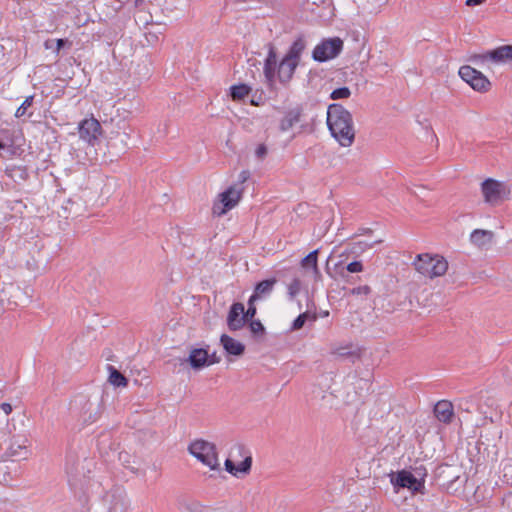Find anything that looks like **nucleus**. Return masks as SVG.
<instances>
[{"label":"nucleus","instance_id":"nucleus-30","mask_svg":"<svg viewBox=\"0 0 512 512\" xmlns=\"http://www.w3.org/2000/svg\"><path fill=\"white\" fill-rule=\"evenodd\" d=\"M109 371V382L115 387H126L128 385V379L114 366L108 365Z\"/></svg>","mask_w":512,"mask_h":512},{"label":"nucleus","instance_id":"nucleus-22","mask_svg":"<svg viewBox=\"0 0 512 512\" xmlns=\"http://www.w3.org/2000/svg\"><path fill=\"white\" fill-rule=\"evenodd\" d=\"M434 257L429 254L417 255L413 265L415 269L424 276L430 277L431 266L433 265Z\"/></svg>","mask_w":512,"mask_h":512},{"label":"nucleus","instance_id":"nucleus-52","mask_svg":"<svg viewBox=\"0 0 512 512\" xmlns=\"http://www.w3.org/2000/svg\"><path fill=\"white\" fill-rule=\"evenodd\" d=\"M4 146H5V145H4V144H3V142L0 140V149H1V148H4Z\"/></svg>","mask_w":512,"mask_h":512},{"label":"nucleus","instance_id":"nucleus-20","mask_svg":"<svg viewBox=\"0 0 512 512\" xmlns=\"http://www.w3.org/2000/svg\"><path fill=\"white\" fill-rule=\"evenodd\" d=\"M318 254V249L313 250L301 260V267L307 272H311L315 281H319L322 278L318 268Z\"/></svg>","mask_w":512,"mask_h":512},{"label":"nucleus","instance_id":"nucleus-26","mask_svg":"<svg viewBox=\"0 0 512 512\" xmlns=\"http://www.w3.org/2000/svg\"><path fill=\"white\" fill-rule=\"evenodd\" d=\"M179 505L185 512H224L221 509L204 506L196 500H182Z\"/></svg>","mask_w":512,"mask_h":512},{"label":"nucleus","instance_id":"nucleus-28","mask_svg":"<svg viewBox=\"0 0 512 512\" xmlns=\"http://www.w3.org/2000/svg\"><path fill=\"white\" fill-rule=\"evenodd\" d=\"M5 172L14 182L26 181L29 178V173L25 166L11 165L6 168Z\"/></svg>","mask_w":512,"mask_h":512},{"label":"nucleus","instance_id":"nucleus-40","mask_svg":"<svg viewBox=\"0 0 512 512\" xmlns=\"http://www.w3.org/2000/svg\"><path fill=\"white\" fill-rule=\"evenodd\" d=\"M301 290V281L299 278H294L288 285V295L293 299Z\"/></svg>","mask_w":512,"mask_h":512},{"label":"nucleus","instance_id":"nucleus-19","mask_svg":"<svg viewBox=\"0 0 512 512\" xmlns=\"http://www.w3.org/2000/svg\"><path fill=\"white\" fill-rule=\"evenodd\" d=\"M435 417L445 424L451 423L454 417L453 405L447 400L438 401L433 409Z\"/></svg>","mask_w":512,"mask_h":512},{"label":"nucleus","instance_id":"nucleus-24","mask_svg":"<svg viewBox=\"0 0 512 512\" xmlns=\"http://www.w3.org/2000/svg\"><path fill=\"white\" fill-rule=\"evenodd\" d=\"M277 280L275 278L265 279L259 281L254 288L253 294L250 296L252 301H256L263 295H268L272 292Z\"/></svg>","mask_w":512,"mask_h":512},{"label":"nucleus","instance_id":"nucleus-47","mask_svg":"<svg viewBox=\"0 0 512 512\" xmlns=\"http://www.w3.org/2000/svg\"><path fill=\"white\" fill-rule=\"evenodd\" d=\"M0 410H2L5 415H9L12 412V406L11 404L4 402L0 404Z\"/></svg>","mask_w":512,"mask_h":512},{"label":"nucleus","instance_id":"nucleus-3","mask_svg":"<svg viewBox=\"0 0 512 512\" xmlns=\"http://www.w3.org/2000/svg\"><path fill=\"white\" fill-rule=\"evenodd\" d=\"M102 397V395H77L72 402V409L78 411L84 423H92L96 421L102 413Z\"/></svg>","mask_w":512,"mask_h":512},{"label":"nucleus","instance_id":"nucleus-15","mask_svg":"<svg viewBox=\"0 0 512 512\" xmlns=\"http://www.w3.org/2000/svg\"><path fill=\"white\" fill-rule=\"evenodd\" d=\"M364 269L363 263L361 261H352L348 263L346 266L343 265V262L340 261L335 265V270L338 275L347 283H354V277L350 276V273H359Z\"/></svg>","mask_w":512,"mask_h":512},{"label":"nucleus","instance_id":"nucleus-42","mask_svg":"<svg viewBox=\"0 0 512 512\" xmlns=\"http://www.w3.org/2000/svg\"><path fill=\"white\" fill-rule=\"evenodd\" d=\"M16 293L19 294V301H15L17 306H25L31 302L30 296L27 291H21L20 287H16Z\"/></svg>","mask_w":512,"mask_h":512},{"label":"nucleus","instance_id":"nucleus-44","mask_svg":"<svg viewBox=\"0 0 512 512\" xmlns=\"http://www.w3.org/2000/svg\"><path fill=\"white\" fill-rule=\"evenodd\" d=\"M267 153H268V149L265 144L258 145V147L256 148V151H255V154H256L257 158H259V159H263L267 155Z\"/></svg>","mask_w":512,"mask_h":512},{"label":"nucleus","instance_id":"nucleus-10","mask_svg":"<svg viewBox=\"0 0 512 512\" xmlns=\"http://www.w3.org/2000/svg\"><path fill=\"white\" fill-rule=\"evenodd\" d=\"M242 188L236 189L235 186H230L220 194L219 203H214L213 213L219 216L231 210L240 200Z\"/></svg>","mask_w":512,"mask_h":512},{"label":"nucleus","instance_id":"nucleus-33","mask_svg":"<svg viewBox=\"0 0 512 512\" xmlns=\"http://www.w3.org/2000/svg\"><path fill=\"white\" fill-rule=\"evenodd\" d=\"M448 269V262L444 257L435 256L433 265L431 266V274L429 278H434L438 276H442Z\"/></svg>","mask_w":512,"mask_h":512},{"label":"nucleus","instance_id":"nucleus-51","mask_svg":"<svg viewBox=\"0 0 512 512\" xmlns=\"http://www.w3.org/2000/svg\"><path fill=\"white\" fill-rule=\"evenodd\" d=\"M361 231H362V233H370V232H372V230L369 229V228H363V229H361Z\"/></svg>","mask_w":512,"mask_h":512},{"label":"nucleus","instance_id":"nucleus-49","mask_svg":"<svg viewBox=\"0 0 512 512\" xmlns=\"http://www.w3.org/2000/svg\"><path fill=\"white\" fill-rule=\"evenodd\" d=\"M485 0H466V5L469 7H474L481 5Z\"/></svg>","mask_w":512,"mask_h":512},{"label":"nucleus","instance_id":"nucleus-5","mask_svg":"<svg viewBox=\"0 0 512 512\" xmlns=\"http://www.w3.org/2000/svg\"><path fill=\"white\" fill-rule=\"evenodd\" d=\"M512 185L498 181L494 178H486L481 183V192L484 201L492 206L499 204L503 199L509 198Z\"/></svg>","mask_w":512,"mask_h":512},{"label":"nucleus","instance_id":"nucleus-16","mask_svg":"<svg viewBox=\"0 0 512 512\" xmlns=\"http://www.w3.org/2000/svg\"><path fill=\"white\" fill-rule=\"evenodd\" d=\"M184 362H187L194 370H201L208 367L209 362L207 361V348H192L189 356L184 359Z\"/></svg>","mask_w":512,"mask_h":512},{"label":"nucleus","instance_id":"nucleus-1","mask_svg":"<svg viewBox=\"0 0 512 512\" xmlns=\"http://www.w3.org/2000/svg\"><path fill=\"white\" fill-rule=\"evenodd\" d=\"M305 48L306 40L300 35L290 45L282 59L278 61L276 47L272 43H268V54L264 60L263 74L270 91L275 90L276 81L285 88L289 86Z\"/></svg>","mask_w":512,"mask_h":512},{"label":"nucleus","instance_id":"nucleus-18","mask_svg":"<svg viewBox=\"0 0 512 512\" xmlns=\"http://www.w3.org/2000/svg\"><path fill=\"white\" fill-rule=\"evenodd\" d=\"M220 343L227 355L239 357L245 352V345L227 334L221 335Z\"/></svg>","mask_w":512,"mask_h":512},{"label":"nucleus","instance_id":"nucleus-50","mask_svg":"<svg viewBox=\"0 0 512 512\" xmlns=\"http://www.w3.org/2000/svg\"><path fill=\"white\" fill-rule=\"evenodd\" d=\"M236 448H237V450H238V452H239V454H240V455H243V454H244V452H245V447H244V445L239 444V445H237V446H236Z\"/></svg>","mask_w":512,"mask_h":512},{"label":"nucleus","instance_id":"nucleus-43","mask_svg":"<svg viewBox=\"0 0 512 512\" xmlns=\"http://www.w3.org/2000/svg\"><path fill=\"white\" fill-rule=\"evenodd\" d=\"M371 293V288L368 285H363L350 289L349 294L351 295H368Z\"/></svg>","mask_w":512,"mask_h":512},{"label":"nucleus","instance_id":"nucleus-8","mask_svg":"<svg viewBox=\"0 0 512 512\" xmlns=\"http://www.w3.org/2000/svg\"><path fill=\"white\" fill-rule=\"evenodd\" d=\"M343 40L339 37L323 39L312 51L314 61L323 63L336 58L343 50Z\"/></svg>","mask_w":512,"mask_h":512},{"label":"nucleus","instance_id":"nucleus-46","mask_svg":"<svg viewBox=\"0 0 512 512\" xmlns=\"http://www.w3.org/2000/svg\"><path fill=\"white\" fill-rule=\"evenodd\" d=\"M263 95V92H261L258 96H257V92L253 95L250 103L254 106H260L261 104L264 103V99L262 97Z\"/></svg>","mask_w":512,"mask_h":512},{"label":"nucleus","instance_id":"nucleus-13","mask_svg":"<svg viewBox=\"0 0 512 512\" xmlns=\"http://www.w3.org/2000/svg\"><path fill=\"white\" fill-rule=\"evenodd\" d=\"M243 303L234 302L228 311L227 325L230 331H238L245 326L243 319Z\"/></svg>","mask_w":512,"mask_h":512},{"label":"nucleus","instance_id":"nucleus-11","mask_svg":"<svg viewBox=\"0 0 512 512\" xmlns=\"http://www.w3.org/2000/svg\"><path fill=\"white\" fill-rule=\"evenodd\" d=\"M102 127L94 117L83 119L78 125V133L81 140L94 146L101 134Z\"/></svg>","mask_w":512,"mask_h":512},{"label":"nucleus","instance_id":"nucleus-21","mask_svg":"<svg viewBox=\"0 0 512 512\" xmlns=\"http://www.w3.org/2000/svg\"><path fill=\"white\" fill-rule=\"evenodd\" d=\"M18 463L15 461H0V483L12 485V481L17 474Z\"/></svg>","mask_w":512,"mask_h":512},{"label":"nucleus","instance_id":"nucleus-36","mask_svg":"<svg viewBox=\"0 0 512 512\" xmlns=\"http://www.w3.org/2000/svg\"><path fill=\"white\" fill-rule=\"evenodd\" d=\"M247 325L254 338L263 337L266 333L265 327L259 319L252 320Z\"/></svg>","mask_w":512,"mask_h":512},{"label":"nucleus","instance_id":"nucleus-31","mask_svg":"<svg viewBox=\"0 0 512 512\" xmlns=\"http://www.w3.org/2000/svg\"><path fill=\"white\" fill-rule=\"evenodd\" d=\"M27 449L25 446L12 443L8 450L6 451V455L11 458L10 461H15V463H18L21 459L27 458Z\"/></svg>","mask_w":512,"mask_h":512},{"label":"nucleus","instance_id":"nucleus-37","mask_svg":"<svg viewBox=\"0 0 512 512\" xmlns=\"http://www.w3.org/2000/svg\"><path fill=\"white\" fill-rule=\"evenodd\" d=\"M255 301H252V298L250 297L249 300H248V308L247 310L245 311V307L243 306V319L245 321V325L249 322H251L252 320H255V315L257 313V309H256V306H255Z\"/></svg>","mask_w":512,"mask_h":512},{"label":"nucleus","instance_id":"nucleus-39","mask_svg":"<svg viewBox=\"0 0 512 512\" xmlns=\"http://www.w3.org/2000/svg\"><path fill=\"white\" fill-rule=\"evenodd\" d=\"M350 96H351V91L346 86L336 88L330 94V98L332 100L347 99Z\"/></svg>","mask_w":512,"mask_h":512},{"label":"nucleus","instance_id":"nucleus-34","mask_svg":"<svg viewBox=\"0 0 512 512\" xmlns=\"http://www.w3.org/2000/svg\"><path fill=\"white\" fill-rule=\"evenodd\" d=\"M34 95H30L25 98V100L22 102V104L18 107V109L15 112L16 118H21L23 116L32 117L33 112L29 111V109L32 107L34 102Z\"/></svg>","mask_w":512,"mask_h":512},{"label":"nucleus","instance_id":"nucleus-4","mask_svg":"<svg viewBox=\"0 0 512 512\" xmlns=\"http://www.w3.org/2000/svg\"><path fill=\"white\" fill-rule=\"evenodd\" d=\"M188 451L211 470L219 469L220 464L215 444L202 439L196 440L189 445Z\"/></svg>","mask_w":512,"mask_h":512},{"label":"nucleus","instance_id":"nucleus-7","mask_svg":"<svg viewBox=\"0 0 512 512\" xmlns=\"http://www.w3.org/2000/svg\"><path fill=\"white\" fill-rule=\"evenodd\" d=\"M389 477L396 493H398L400 489L407 488L412 495H416L418 493L424 494L425 485L420 481H417L414 474L409 470L402 469L396 472H391Z\"/></svg>","mask_w":512,"mask_h":512},{"label":"nucleus","instance_id":"nucleus-6","mask_svg":"<svg viewBox=\"0 0 512 512\" xmlns=\"http://www.w3.org/2000/svg\"><path fill=\"white\" fill-rule=\"evenodd\" d=\"M470 61L476 65H484L486 62L493 64L512 63V44L502 45L484 53L473 54Z\"/></svg>","mask_w":512,"mask_h":512},{"label":"nucleus","instance_id":"nucleus-23","mask_svg":"<svg viewBox=\"0 0 512 512\" xmlns=\"http://www.w3.org/2000/svg\"><path fill=\"white\" fill-rule=\"evenodd\" d=\"M130 136L125 131H118L113 137L110 138L108 145L111 148L117 149L119 153H123L129 148Z\"/></svg>","mask_w":512,"mask_h":512},{"label":"nucleus","instance_id":"nucleus-14","mask_svg":"<svg viewBox=\"0 0 512 512\" xmlns=\"http://www.w3.org/2000/svg\"><path fill=\"white\" fill-rule=\"evenodd\" d=\"M224 465L225 470L233 476L239 477L240 475H247L251 471L252 456L250 454L246 455L237 465L230 458H227Z\"/></svg>","mask_w":512,"mask_h":512},{"label":"nucleus","instance_id":"nucleus-35","mask_svg":"<svg viewBox=\"0 0 512 512\" xmlns=\"http://www.w3.org/2000/svg\"><path fill=\"white\" fill-rule=\"evenodd\" d=\"M311 318L312 320H316V314L310 315L309 312L300 313L292 322L291 330L298 331L303 328L306 321Z\"/></svg>","mask_w":512,"mask_h":512},{"label":"nucleus","instance_id":"nucleus-25","mask_svg":"<svg viewBox=\"0 0 512 512\" xmlns=\"http://www.w3.org/2000/svg\"><path fill=\"white\" fill-rule=\"evenodd\" d=\"M493 233L488 230L475 229L470 235L472 244L479 248H484L491 243Z\"/></svg>","mask_w":512,"mask_h":512},{"label":"nucleus","instance_id":"nucleus-9","mask_svg":"<svg viewBox=\"0 0 512 512\" xmlns=\"http://www.w3.org/2000/svg\"><path fill=\"white\" fill-rule=\"evenodd\" d=\"M458 73L461 79L477 92L485 93L491 88L489 79L482 72L469 65L460 67Z\"/></svg>","mask_w":512,"mask_h":512},{"label":"nucleus","instance_id":"nucleus-12","mask_svg":"<svg viewBox=\"0 0 512 512\" xmlns=\"http://www.w3.org/2000/svg\"><path fill=\"white\" fill-rule=\"evenodd\" d=\"M303 110V106L301 104H297L295 107L285 111L284 116L279 122V130L281 132H287L292 129L294 125L301 120Z\"/></svg>","mask_w":512,"mask_h":512},{"label":"nucleus","instance_id":"nucleus-38","mask_svg":"<svg viewBox=\"0 0 512 512\" xmlns=\"http://www.w3.org/2000/svg\"><path fill=\"white\" fill-rule=\"evenodd\" d=\"M334 353L341 358L350 359L353 363L360 357L357 352L351 351L348 347H340Z\"/></svg>","mask_w":512,"mask_h":512},{"label":"nucleus","instance_id":"nucleus-45","mask_svg":"<svg viewBox=\"0 0 512 512\" xmlns=\"http://www.w3.org/2000/svg\"><path fill=\"white\" fill-rule=\"evenodd\" d=\"M207 348V361L209 362V366L212 365V364H215V363H219L220 362V357H218L216 355V352H213L212 354H209V346L207 345L206 346Z\"/></svg>","mask_w":512,"mask_h":512},{"label":"nucleus","instance_id":"nucleus-29","mask_svg":"<svg viewBox=\"0 0 512 512\" xmlns=\"http://www.w3.org/2000/svg\"><path fill=\"white\" fill-rule=\"evenodd\" d=\"M252 89L248 84L240 83L232 85L229 89V95L233 101H241L251 93Z\"/></svg>","mask_w":512,"mask_h":512},{"label":"nucleus","instance_id":"nucleus-53","mask_svg":"<svg viewBox=\"0 0 512 512\" xmlns=\"http://www.w3.org/2000/svg\"><path fill=\"white\" fill-rule=\"evenodd\" d=\"M328 314H329V312H328V311L323 312V315H324V316H327Z\"/></svg>","mask_w":512,"mask_h":512},{"label":"nucleus","instance_id":"nucleus-32","mask_svg":"<svg viewBox=\"0 0 512 512\" xmlns=\"http://www.w3.org/2000/svg\"><path fill=\"white\" fill-rule=\"evenodd\" d=\"M381 242H382V240H375V241H372V242H368V241L353 242V243L349 244L350 249L349 250L346 249L342 253V255L350 254V253L351 254L362 253L365 250L372 248L375 244H379Z\"/></svg>","mask_w":512,"mask_h":512},{"label":"nucleus","instance_id":"nucleus-48","mask_svg":"<svg viewBox=\"0 0 512 512\" xmlns=\"http://www.w3.org/2000/svg\"><path fill=\"white\" fill-rule=\"evenodd\" d=\"M250 177V172L247 171V170H243L240 174H239V183L240 184H243L244 182H246Z\"/></svg>","mask_w":512,"mask_h":512},{"label":"nucleus","instance_id":"nucleus-2","mask_svg":"<svg viewBox=\"0 0 512 512\" xmlns=\"http://www.w3.org/2000/svg\"><path fill=\"white\" fill-rule=\"evenodd\" d=\"M327 126L331 135L343 147H349L355 139L351 113L341 104L333 103L327 108Z\"/></svg>","mask_w":512,"mask_h":512},{"label":"nucleus","instance_id":"nucleus-41","mask_svg":"<svg viewBox=\"0 0 512 512\" xmlns=\"http://www.w3.org/2000/svg\"><path fill=\"white\" fill-rule=\"evenodd\" d=\"M411 472L414 474V477L417 481H420L423 485H425L427 469L423 465L413 468V471H411Z\"/></svg>","mask_w":512,"mask_h":512},{"label":"nucleus","instance_id":"nucleus-17","mask_svg":"<svg viewBox=\"0 0 512 512\" xmlns=\"http://www.w3.org/2000/svg\"><path fill=\"white\" fill-rule=\"evenodd\" d=\"M79 464L80 458L76 455L75 452L69 451L66 455L65 470L69 476V482L71 484L72 481L77 482L81 475L85 476L84 473H81Z\"/></svg>","mask_w":512,"mask_h":512},{"label":"nucleus","instance_id":"nucleus-27","mask_svg":"<svg viewBox=\"0 0 512 512\" xmlns=\"http://www.w3.org/2000/svg\"><path fill=\"white\" fill-rule=\"evenodd\" d=\"M44 47L52 50L56 56H59L61 50L65 48L70 49L72 47V41L67 38L48 39L45 41Z\"/></svg>","mask_w":512,"mask_h":512}]
</instances>
